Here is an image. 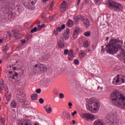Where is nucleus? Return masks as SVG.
<instances>
[{"label":"nucleus","instance_id":"nucleus-27","mask_svg":"<svg viewBox=\"0 0 125 125\" xmlns=\"http://www.w3.org/2000/svg\"><path fill=\"white\" fill-rule=\"evenodd\" d=\"M85 56V52L81 51V53H79V57L80 58H83Z\"/></svg>","mask_w":125,"mask_h":125},{"label":"nucleus","instance_id":"nucleus-13","mask_svg":"<svg viewBox=\"0 0 125 125\" xmlns=\"http://www.w3.org/2000/svg\"><path fill=\"white\" fill-rule=\"evenodd\" d=\"M44 109H45V111L47 114H50L52 112V108L50 104L46 105V106H44Z\"/></svg>","mask_w":125,"mask_h":125},{"label":"nucleus","instance_id":"nucleus-46","mask_svg":"<svg viewBox=\"0 0 125 125\" xmlns=\"http://www.w3.org/2000/svg\"><path fill=\"white\" fill-rule=\"evenodd\" d=\"M68 56L71 57V58L74 57V53H68Z\"/></svg>","mask_w":125,"mask_h":125},{"label":"nucleus","instance_id":"nucleus-50","mask_svg":"<svg viewBox=\"0 0 125 125\" xmlns=\"http://www.w3.org/2000/svg\"><path fill=\"white\" fill-rule=\"evenodd\" d=\"M65 34H67L68 35L70 34V29L69 28H67L66 29V33Z\"/></svg>","mask_w":125,"mask_h":125},{"label":"nucleus","instance_id":"nucleus-61","mask_svg":"<svg viewBox=\"0 0 125 125\" xmlns=\"http://www.w3.org/2000/svg\"><path fill=\"white\" fill-rule=\"evenodd\" d=\"M12 11H7L6 13H8L9 14H10V13H12Z\"/></svg>","mask_w":125,"mask_h":125},{"label":"nucleus","instance_id":"nucleus-17","mask_svg":"<svg viewBox=\"0 0 125 125\" xmlns=\"http://www.w3.org/2000/svg\"><path fill=\"white\" fill-rule=\"evenodd\" d=\"M86 109L91 112V113H96L95 111L94 110V108L92 106V104H89L86 105Z\"/></svg>","mask_w":125,"mask_h":125},{"label":"nucleus","instance_id":"nucleus-34","mask_svg":"<svg viewBox=\"0 0 125 125\" xmlns=\"http://www.w3.org/2000/svg\"><path fill=\"white\" fill-rule=\"evenodd\" d=\"M63 37L65 40H68V39H69V34L67 33H64Z\"/></svg>","mask_w":125,"mask_h":125},{"label":"nucleus","instance_id":"nucleus-3","mask_svg":"<svg viewBox=\"0 0 125 125\" xmlns=\"http://www.w3.org/2000/svg\"><path fill=\"white\" fill-rule=\"evenodd\" d=\"M107 5L111 10L115 11V12H121V11H123V9H124L122 4L115 2L112 0H109L108 1Z\"/></svg>","mask_w":125,"mask_h":125},{"label":"nucleus","instance_id":"nucleus-59","mask_svg":"<svg viewBox=\"0 0 125 125\" xmlns=\"http://www.w3.org/2000/svg\"><path fill=\"white\" fill-rule=\"evenodd\" d=\"M5 91L6 92H7V93H8V92H9L8 88H5Z\"/></svg>","mask_w":125,"mask_h":125},{"label":"nucleus","instance_id":"nucleus-24","mask_svg":"<svg viewBox=\"0 0 125 125\" xmlns=\"http://www.w3.org/2000/svg\"><path fill=\"white\" fill-rule=\"evenodd\" d=\"M49 83H50V80L49 79L45 80L43 82L44 86L47 87L48 85H49Z\"/></svg>","mask_w":125,"mask_h":125},{"label":"nucleus","instance_id":"nucleus-33","mask_svg":"<svg viewBox=\"0 0 125 125\" xmlns=\"http://www.w3.org/2000/svg\"><path fill=\"white\" fill-rule=\"evenodd\" d=\"M3 52H6V51H7V50H9V47H8V46L6 45L5 47L4 48H3Z\"/></svg>","mask_w":125,"mask_h":125},{"label":"nucleus","instance_id":"nucleus-1","mask_svg":"<svg viewBox=\"0 0 125 125\" xmlns=\"http://www.w3.org/2000/svg\"><path fill=\"white\" fill-rule=\"evenodd\" d=\"M123 44V40L117 39H111L109 42L108 45H106V51L109 54H116L119 51V49L122 48V45Z\"/></svg>","mask_w":125,"mask_h":125},{"label":"nucleus","instance_id":"nucleus-40","mask_svg":"<svg viewBox=\"0 0 125 125\" xmlns=\"http://www.w3.org/2000/svg\"><path fill=\"white\" fill-rule=\"evenodd\" d=\"M19 32V30L16 29L13 32V36H15V35H16V34H18V33Z\"/></svg>","mask_w":125,"mask_h":125},{"label":"nucleus","instance_id":"nucleus-15","mask_svg":"<svg viewBox=\"0 0 125 125\" xmlns=\"http://www.w3.org/2000/svg\"><path fill=\"white\" fill-rule=\"evenodd\" d=\"M66 6H67V4H66V1H63L60 5L61 12H64V11L66 10Z\"/></svg>","mask_w":125,"mask_h":125},{"label":"nucleus","instance_id":"nucleus-9","mask_svg":"<svg viewBox=\"0 0 125 125\" xmlns=\"http://www.w3.org/2000/svg\"><path fill=\"white\" fill-rule=\"evenodd\" d=\"M22 1L23 2L24 6L26 8H28V9L33 10V8H32V4L30 3V2H31L30 0H22Z\"/></svg>","mask_w":125,"mask_h":125},{"label":"nucleus","instance_id":"nucleus-16","mask_svg":"<svg viewBox=\"0 0 125 125\" xmlns=\"http://www.w3.org/2000/svg\"><path fill=\"white\" fill-rule=\"evenodd\" d=\"M84 117L87 119V120H90L91 121H92L94 118H95V116L92 114L86 113L84 114Z\"/></svg>","mask_w":125,"mask_h":125},{"label":"nucleus","instance_id":"nucleus-47","mask_svg":"<svg viewBox=\"0 0 125 125\" xmlns=\"http://www.w3.org/2000/svg\"><path fill=\"white\" fill-rule=\"evenodd\" d=\"M68 106L69 107V109H72V106H73V104H72V103L69 102L68 103Z\"/></svg>","mask_w":125,"mask_h":125},{"label":"nucleus","instance_id":"nucleus-35","mask_svg":"<svg viewBox=\"0 0 125 125\" xmlns=\"http://www.w3.org/2000/svg\"><path fill=\"white\" fill-rule=\"evenodd\" d=\"M38 31V28L37 27H35L33 29H31V33H35Z\"/></svg>","mask_w":125,"mask_h":125},{"label":"nucleus","instance_id":"nucleus-39","mask_svg":"<svg viewBox=\"0 0 125 125\" xmlns=\"http://www.w3.org/2000/svg\"><path fill=\"white\" fill-rule=\"evenodd\" d=\"M21 36L22 35L21 33H19L17 36H15V38L16 39H17V40H18L21 38Z\"/></svg>","mask_w":125,"mask_h":125},{"label":"nucleus","instance_id":"nucleus-12","mask_svg":"<svg viewBox=\"0 0 125 125\" xmlns=\"http://www.w3.org/2000/svg\"><path fill=\"white\" fill-rule=\"evenodd\" d=\"M83 20V24L86 29L89 27V26H90V21H89V20H88L87 19H84V18H83V20Z\"/></svg>","mask_w":125,"mask_h":125},{"label":"nucleus","instance_id":"nucleus-48","mask_svg":"<svg viewBox=\"0 0 125 125\" xmlns=\"http://www.w3.org/2000/svg\"><path fill=\"white\" fill-rule=\"evenodd\" d=\"M41 17H42V19H45V18H46L45 14H44V13L42 14Z\"/></svg>","mask_w":125,"mask_h":125},{"label":"nucleus","instance_id":"nucleus-64","mask_svg":"<svg viewBox=\"0 0 125 125\" xmlns=\"http://www.w3.org/2000/svg\"><path fill=\"white\" fill-rule=\"evenodd\" d=\"M72 124H73V125H75V124H76V121H75V120H72Z\"/></svg>","mask_w":125,"mask_h":125},{"label":"nucleus","instance_id":"nucleus-5","mask_svg":"<svg viewBox=\"0 0 125 125\" xmlns=\"http://www.w3.org/2000/svg\"><path fill=\"white\" fill-rule=\"evenodd\" d=\"M125 83V76H121V78H120L119 75H117V77L113 79L112 83L115 85H118V84H121V83Z\"/></svg>","mask_w":125,"mask_h":125},{"label":"nucleus","instance_id":"nucleus-38","mask_svg":"<svg viewBox=\"0 0 125 125\" xmlns=\"http://www.w3.org/2000/svg\"><path fill=\"white\" fill-rule=\"evenodd\" d=\"M68 53H69V50H68V49H64L63 54H64V55H67Z\"/></svg>","mask_w":125,"mask_h":125},{"label":"nucleus","instance_id":"nucleus-23","mask_svg":"<svg viewBox=\"0 0 125 125\" xmlns=\"http://www.w3.org/2000/svg\"><path fill=\"white\" fill-rule=\"evenodd\" d=\"M39 95L37 93L33 94L31 95V100H37L38 99V97Z\"/></svg>","mask_w":125,"mask_h":125},{"label":"nucleus","instance_id":"nucleus-30","mask_svg":"<svg viewBox=\"0 0 125 125\" xmlns=\"http://www.w3.org/2000/svg\"><path fill=\"white\" fill-rule=\"evenodd\" d=\"M84 36L85 37H90V32L86 31L84 33Z\"/></svg>","mask_w":125,"mask_h":125},{"label":"nucleus","instance_id":"nucleus-31","mask_svg":"<svg viewBox=\"0 0 125 125\" xmlns=\"http://www.w3.org/2000/svg\"><path fill=\"white\" fill-rule=\"evenodd\" d=\"M122 45H121V48L119 49V50L120 51V53H121V55H122H122H124V54H125V50H123V48L122 47Z\"/></svg>","mask_w":125,"mask_h":125},{"label":"nucleus","instance_id":"nucleus-21","mask_svg":"<svg viewBox=\"0 0 125 125\" xmlns=\"http://www.w3.org/2000/svg\"><path fill=\"white\" fill-rule=\"evenodd\" d=\"M94 125H105L103 123V121L100 120H97L94 123Z\"/></svg>","mask_w":125,"mask_h":125},{"label":"nucleus","instance_id":"nucleus-52","mask_svg":"<svg viewBox=\"0 0 125 125\" xmlns=\"http://www.w3.org/2000/svg\"><path fill=\"white\" fill-rule=\"evenodd\" d=\"M77 114V112L76 111H74V112H72L71 113V115L73 116V117H75V115H76Z\"/></svg>","mask_w":125,"mask_h":125},{"label":"nucleus","instance_id":"nucleus-6","mask_svg":"<svg viewBox=\"0 0 125 125\" xmlns=\"http://www.w3.org/2000/svg\"><path fill=\"white\" fill-rule=\"evenodd\" d=\"M18 101L19 103H22V107H25L27 105H29V102L26 100V98L24 96H21L18 98Z\"/></svg>","mask_w":125,"mask_h":125},{"label":"nucleus","instance_id":"nucleus-18","mask_svg":"<svg viewBox=\"0 0 125 125\" xmlns=\"http://www.w3.org/2000/svg\"><path fill=\"white\" fill-rule=\"evenodd\" d=\"M64 41V38L62 37L60 39V41L58 42V45H59V47H60V48H63V47H64V46H65V45L64 44V43H63L62 42V41Z\"/></svg>","mask_w":125,"mask_h":125},{"label":"nucleus","instance_id":"nucleus-22","mask_svg":"<svg viewBox=\"0 0 125 125\" xmlns=\"http://www.w3.org/2000/svg\"><path fill=\"white\" fill-rule=\"evenodd\" d=\"M0 84L1 87H0V92L1 91V90H3L2 87H5V84H4V82H3V80H0Z\"/></svg>","mask_w":125,"mask_h":125},{"label":"nucleus","instance_id":"nucleus-43","mask_svg":"<svg viewBox=\"0 0 125 125\" xmlns=\"http://www.w3.org/2000/svg\"><path fill=\"white\" fill-rule=\"evenodd\" d=\"M55 17V16H54V15L50 16L49 17V20H51V21H52V20H53V19H54Z\"/></svg>","mask_w":125,"mask_h":125},{"label":"nucleus","instance_id":"nucleus-25","mask_svg":"<svg viewBox=\"0 0 125 125\" xmlns=\"http://www.w3.org/2000/svg\"><path fill=\"white\" fill-rule=\"evenodd\" d=\"M11 106L12 108H16V107H17V104L16 103V102L14 100L12 101L11 103Z\"/></svg>","mask_w":125,"mask_h":125},{"label":"nucleus","instance_id":"nucleus-53","mask_svg":"<svg viewBox=\"0 0 125 125\" xmlns=\"http://www.w3.org/2000/svg\"><path fill=\"white\" fill-rule=\"evenodd\" d=\"M21 43H22V44L25 43V42H26V40H25V39H24V40H21Z\"/></svg>","mask_w":125,"mask_h":125},{"label":"nucleus","instance_id":"nucleus-58","mask_svg":"<svg viewBox=\"0 0 125 125\" xmlns=\"http://www.w3.org/2000/svg\"><path fill=\"white\" fill-rule=\"evenodd\" d=\"M50 5L52 7L54 5V2L53 1L51 2Z\"/></svg>","mask_w":125,"mask_h":125},{"label":"nucleus","instance_id":"nucleus-44","mask_svg":"<svg viewBox=\"0 0 125 125\" xmlns=\"http://www.w3.org/2000/svg\"><path fill=\"white\" fill-rule=\"evenodd\" d=\"M19 91V95H20V97L21 96H24L23 95H24V92H23L22 91Z\"/></svg>","mask_w":125,"mask_h":125},{"label":"nucleus","instance_id":"nucleus-42","mask_svg":"<svg viewBox=\"0 0 125 125\" xmlns=\"http://www.w3.org/2000/svg\"><path fill=\"white\" fill-rule=\"evenodd\" d=\"M43 102H44V100H43V99L40 98L39 99V103H40V104H42V103H43Z\"/></svg>","mask_w":125,"mask_h":125},{"label":"nucleus","instance_id":"nucleus-55","mask_svg":"<svg viewBox=\"0 0 125 125\" xmlns=\"http://www.w3.org/2000/svg\"><path fill=\"white\" fill-rule=\"evenodd\" d=\"M69 53H74V50H73V49H70L69 50Z\"/></svg>","mask_w":125,"mask_h":125},{"label":"nucleus","instance_id":"nucleus-63","mask_svg":"<svg viewBox=\"0 0 125 125\" xmlns=\"http://www.w3.org/2000/svg\"><path fill=\"white\" fill-rule=\"evenodd\" d=\"M45 26V24H42L41 26L42 27V28H43L44 26Z\"/></svg>","mask_w":125,"mask_h":125},{"label":"nucleus","instance_id":"nucleus-2","mask_svg":"<svg viewBox=\"0 0 125 125\" xmlns=\"http://www.w3.org/2000/svg\"><path fill=\"white\" fill-rule=\"evenodd\" d=\"M110 99L113 104L125 109V97L118 90L114 91L111 94Z\"/></svg>","mask_w":125,"mask_h":125},{"label":"nucleus","instance_id":"nucleus-49","mask_svg":"<svg viewBox=\"0 0 125 125\" xmlns=\"http://www.w3.org/2000/svg\"><path fill=\"white\" fill-rule=\"evenodd\" d=\"M60 28H61V29L64 30V29H65V24L62 25L60 27Z\"/></svg>","mask_w":125,"mask_h":125},{"label":"nucleus","instance_id":"nucleus-57","mask_svg":"<svg viewBox=\"0 0 125 125\" xmlns=\"http://www.w3.org/2000/svg\"><path fill=\"white\" fill-rule=\"evenodd\" d=\"M105 50H106L105 49L102 48L101 50V52H102L103 53H104V52H105Z\"/></svg>","mask_w":125,"mask_h":125},{"label":"nucleus","instance_id":"nucleus-19","mask_svg":"<svg viewBox=\"0 0 125 125\" xmlns=\"http://www.w3.org/2000/svg\"><path fill=\"white\" fill-rule=\"evenodd\" d=\"M74 20L76 22H78L80 20H83V17L81 15H78L77 17H74Z\"/></svg>","mask_w":125,"mask_h":125},{"label":"nucleus","instance_id":"nucleus-60","mask_svg":"<svg viewBox=\"0 0 125 125\" xmlns=\"http://www.w3.org/2000/svg\"><path fill=\"white\" fill-rule=\"evenodd\" d=\"M85 51L86 52H89V51H91V50L90 49H87Z\"/></svg>","mask_w":125,"mask_h":125},{"label":"nucleus","instance_id":"nucleus-32","mask_svg":"<svg viewBox=\"0 0 125 125\" xmlns=\"http://www.w3.org/2000/svg\"><path fill=\"white\" fill-rule=\"evenodd\" d=\"M88 45H89L88 42L87 41L83 42V47L87 48V47H88Z\"/></svg>","mask_w":125,"mask_h":125},{"label":"nucleus","instance_id":"nucleus-54","mask_svg":"<svg viewBox=\"0 0 125 125\" xmlns=\"http://www.w3.org/2000/svg\"><path fill=\"white\" fill-rule=\"evenodd\" d=\"M42 27L41 26V25H38V30L39 31L42 30Z\"/></svg>","mask_w":125,"mask_h":125},{"label":"nucleus","instance_id":"nucleus-51","mask_svg":"<svg viewBox=\"0 0 125 125\" xmlns=\"http://www.w3.org/2000/svg\"><path fill=\"white\" fill-rule=\"evenodd\" d=\"M53 33L55 36H57V35H58V32L57 30H55Z\"/></svg>","mask_w":125,"mask_h":125},{"label":"nucleus","instance_id":"nucleus-7","mask_svg":"<svg viewBox=\"0 0 125 125\" xmlns=\"http://www.w3.org/2000/svg\"><path fill=\"white\" fill-rule=\"evenodd\" d=\"M35 68H38L39 71L41 73H44V72H46V67L43 65V64L38 63L35 64Z\"/></svg>","mask_w":125,"mask_h":125},{"label":"nucleus","instance_id":"nucleus-8","mask_svg":"<svg viewBox=\"0 0 125 125\" xmlns=\"http://www.w3.org/2000/svg\"><path fill=\"white\" fill-rule=\"evenodd\" d=\"M92 105L94 108V110L95 113H97L99 110V108L100 107V104H99V103L97 101H94L92 103Z\"/></svg>","mask_w":125,"mask_h":125},{"label":"nucleus","instance_id":"nucleus-41","mask_svg":"<svg viewBox=\"0 0 125 125\" xmlns=\"http://www.w3.org/2000/svg\"><path fill=\"white\" fill-rule=\"evenodd\" d=\"M57 32H60L62 31V29L60 28V26H58L56 28Z\"/></svg>","mask_w":125,"mask_h":125},{"label":"nucleus","instance_id":"nucleus-29","mask_svg":"<svg viewBox=\"0 0 125 125\" xmlns=\"http://www.w3.org/2000/svg\"><path fill=\"white\" fill-rule=\"evenodd\" d=\"M31 5H35L36 3H37V1H38V0H29Z\"/></svg>","mask_w":125,"mask_h":125},{"label":"nucleus","instance_id":"nucleus-62","mask_svg":"<svg viewBox=\"0 0 125 125\" xmlns=\"http://www.w3.org/2000/svg\"><path fill=\"white\" fill-rule=\"evenodd\" d=\"M22 47V45H20L17 46V48H21Z\"/></svg>","mask_w":125,"mask_h":125},{"label":"nucleus","instance_id":"nucleus-10","mask_svg":"<svg viewBox=\"0 0 125 125\" xmlns=\"http://www.w3.org/2000/svg\"><path fill=\"white\" fill-rule=\"evenodd\" d=\"M18 125H32V122L30 120L22 119L18 123Z\"/></svg>","mask_w":125,"mask_h":125},{"label":"nucleus","instance_id":"nucleus-26","mask_svg":"<svg viewBox=\"0 0 125 125\" xmlns=\"http://www.w3.org/2000/svg\"><path fill=\"white\" fill-rule=\"evenodd\" d=\"M67 24L68 27H71V26H73L74 22L72 20H68L67 22Z\"/></svg>","mask_w":125,"mask_h":125},{"label":"nucleus","instance_id":"nucleus-4","mask_svg":"<svg viewBox=\"0 0 125 125\" xmlns=\"http://www.w3.org/2000/svg\"><path fill=\"white\" fill-rule=\"evenodd\" d=\"M107 121L113 125H119V117L116 116L115 114H112L109 115L107 118Z\"/></svg>","mask_w":125,"mask_h":125},{"label":"nucleus","instance_id":"nucleus-36","mask_svg":"<svg viewBox=\"0 0 125 125\" xmlns=\"http://www.w3.org/2000/svg\"><path fill=\"white\" fill-rule=\"evenodd\" d=\"M74 62L75 65H79L80 64V61L78 59L74 60Z\"/></svg>","mask_w":125,"mask_h":125},{"label":"nucleus","instance_id":"nucleus-56","mask_svg":"<svg viewBox=\"0 0 125 125\" xmlns=\"http://www.w3.org/2000/svg\"><path fill=\"white\" fill-rule=\"evenodd\" d=\"M81 0H78L77 5H80V3H81Z\"/></svg>","mask_w":125,"mask_h":125},{"label":"nucleus","instance_id":"nucleus-28","mask_svg":"<svg viewBox=\"0 0 125 125\" xmlns=\"http://www.w3.org/2000/svg\"><path fill=\"white\" fill-rule=\"evenodd\" d=\"M11 97H12V95H11V93H9V94L6 97V100L8 102L11 100Z\"/></svg>","mask_w":125,"mask_h":125},{"label":"nucleus","instance_id":"nucleus-45","mask_svg":"<svg viewBox=\"0 0 125 125\" xmlns=\"http://www.w3.org/2000/svg\"><path fill=\"white\" fill-rule=\"evenodd\" d=\"M36 92H37V93H41V92H42V90L40 88L37 89L36 90Z\"/></svg>","mask_w":125,"mask_h":125},{"label":"nucleus","instance_id":"nucleus-37","mask_svg":"<svg viewBox=\"0 0 125 125\" xmlns=\"http://www.w3.org/2000/svg\"><path fill=\"white\" fill-rule=\"evenodd\" d=\"M59 97L61 99H63V98H64V94H63L62 93H60L59 94Z\"/></svg>","mask_w":125,"mask_h":125},{"label":"nucleus","instance_id":"nucleus-11","mask_svg":"<svg viewBox=\"0 0 125 125\" xmlns=\"http://www.w3.org/2000/svg\"><path fill=\"white\" fill-rule=\"evenodd\" d=\"M81 31V28L79 27H76L73 31V37L74 39H77L79 36V33Z\"/></svg>","mask_w":125,"mask_h":125},{"label":"nucleus","instance_id":"nucleus-20","mask_svg":"<svg viewBox=\"0 0 125 125\" xmlns=\"http://www.w3.org/2000/svg\"><path fill=\"white\" fill-rule=\"evenodd\" d=\"M18 76V73L15 72L14 74L13 75V76H8V81H11V79L12 80H15V77H17Z\"/></svg>","mask_w":125,"mask_h":125},{"label":"nucleus","instance_id":"nucleus-14","mask_svg":"<svg viewBox=\"0 0 125 125\" xmlns=\"http://www.w3.org/2000/svg\"><path fill=\"white\" fill-rule=\"evenodd\" d=\"M64 120H71V114L69 112H64L63 113Z\"/></svg>","mask_w":125,"mask_h":125}]
</instances>
